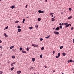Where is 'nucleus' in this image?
Returning a JSON list of instances; mask_svg holds the SVG:
<instances>
[{
  "instance_id": "nucleus-1",
  "label": "nucleus",
  "mask_w": 74,
  "mask_h": 74,
  "mask_svg": "<svg viewBox=\"0 0 74 74\" xmlns=\"http://www.w3.org/2000/svg\"><path fill=\"white\" fill-rule=\"evenodd\" d=\"M69 26H71V24H67L65 26V27H66V28H67V27H69Z\"/></svg>"
},
{
  "instance_id": "nucleus-2",
  "label": "nucleus",
  "mask_w": 74,
  "mask_h": 74,
  "mask_svg": "<svg viewBox=\"0 0 74 74\" xmlns=\"http://www.w3.org/2000/svg\"><path fill=\"white\" fill-rule=\"evenodd\" d=\"M17 73L18 74H21V71H18L17 72Z\"/></svg>"
},
{
  "instance_id": "nucleus-3",
  "label": "nucleus",
  "mask_w": 74,
  "mask_h": 74,
  "mask_svg": "<svg viewBox=\"0 0 74 74\" xmlns=\"http://www.w3.org/2000/svg\"><path fill=\"white\" fill-rule=\"evenodd\" d=\"M10 8H12V9H13V8H14L15 6H11Z\"/></svg>"
},
{
  "instance_id": "nucleus-4",
  "label": "nucleus",
  "mask_w": 74,
  "mask_h": 74,
  "mask_svg": "<svg viewBox=\"0 0 74 74\" xmlns=\"http://www.w3.org/2000/svg\"><path fill=\"white\" fill-rule=\"evenodd\" d=\"M35 27L36 29H37L38 28V25H37V24H36L35 25Z\"/></svg>"
},
{
  "instance_id": "nucleus-5",
  "label": "nucleus",
  "mask_w": 74,
  "mask_h": 74,
  "mask_svg": "<svg viewBox=\"0 0 74 74\" xmlns=\"http://www.w3.org/2000/svg\"><path fill=\"white\" fill-rule=\"evenodd\" d=\"M24 50L23 49L22 51V52L23 53H26V52L23 51Z\"/></svg>"
},
{
  "instance_id": "nucleus-6",
  "label": "nucleus",
  "mask_w": 74,
  "mask_h": 74,
  "mask_svg": "<svg viewBox=\"0 0 74 74\" xmlns=\"http://www.w3.org/2000/svg\"><path fill=\"white\" fill-rule=\"evenodd\" d=\"M4 34L5 37H8V36L7 34H6L5 33Z\"/></svg>"
},
{
  "instance_id": "nucleus-7",
  "label": "nucleus",
  "mask_w": 74,
  "mask_h": 74,
  "mask_svg": "<svg viewBox=\"0 0 74 74\" xmlns=\"http://www.w3.org/2000/svg\"><path fill=\"white\" fill-rule=\"evenodd\" d=\"M35 59L34 58L32 59V60L33 62H34V61H35Z\"/></svg>"
},
{
  "instance_id": "nucleus-8",
  "label": "nucleus",
  "mask_w": 74,
  "mask_h": 74,
  "mask_svg": "<svg viewBox=\"0 0 74 74\" xmlns=\"http://www.w3.org/2000/svg\"><path fill=\"white\" fill-rule=\"evenodd\" d=\"M14 46H11L10 47V49H12V48H14Z\"/></svg>"
},
{
  "instance_id": "nucleus-9",
  "label": "nucleus",
  "mask_w": 74,
  "mask_h": 74,
  "mask_svg": "<svg viewBox=\"0 0 74 74\" xmlns=\"http://www.w3.org/2000/svg\"><path fill=\"white\" fill-rule=\"evenodd\" d=\"M50 37V35H49L48 37H46L45 38L48 39V38H49Z\"/></svg>"
},
{
  "instance_id": "nucleus-10",
  "label": "nucleus",
  "mask_w": 74,
  "mask_h": 74,
  "mask_svg": "<svg viewBox=\"0 0 74 74\" xmlns=\"http://www.w3.org/2000/svg\"><path fill=\"white\" fill-rule=\"evenodd\" d=\"M55 34H57V35L59 34V33L58 32H56L55 33Z\"/></svg>"
},
{
  "instance_id": "nucleus-11",
  "label": "nucleus",
  "mask_w": 74,
  "mask_h": 74,
  "mask_svg": "<svg viewBox=\"0 0 74 74\" xmlns=\"http://www.w3.org/2000/svg\"><path fill=\"white\" fill-rule=\"evenodd\" d=\"M72 18V16H71L68 18V19H71V18Z\"/></svg>"
},
{
  "instance_id": "nucleus-12",
  "label": "nucleus",
  "mask_w": 74,
  "mask_h": 74,
  "mask_svg": "<svg viewBox=\"0 0 74 74\" xmlns=\"http://www.w3.org/2000/svg\"><path fill=\"white\" fill-rule=\"evenodd\" d=\"M60 56V53H58V56L59 57Z\"/></svg>"
},
{
  "instance_id": "nucleus-13",
  "label": "nucleus",
  "mask_w": 74,
  "mask_h": 74,
  "mask_svg": "<svg viewBox=\"0 0 74 74\" xmlns=\"http://www.w3.org/2000/svg\"><path fill=\"white\" fill-rule=\"evenodd\" d=\"M13 69H14V67H12L11 68L10 70L11 71H12Z\"/></svg>"
},
{
  "instance_id": "nucleus-14",
  "label": "nucleus",
  "mask_w": 74,
  "mask_h": 74,
  "mask_svg": "<svg viewBox=\"0 0 74 74\" xmlns=\"http://www.w3.org/2000/svg\"><path fill=\"white\" fill-rule=\"evenodd\" d=\"M68 24V23H64V25H67Z\"/></svg>"
},
{
  "instance_id": "nucleus-15",
  "label": "nucleus",
  "mask_w": 74,
  "mask_h": 74,
  "mask_svg": "<svg viewBox=\"0 0 74 74\" xmlns=\"http://www.w3.org/2000/svg\"><path fill=\"white\" fill-rule=\"evenodd\" d=\"M8 27L7 26V27H6L5 28H4V30H6V29H7Z\"/></svg>"
},
{
  "instance_id": "nucleus-16",
  "label": "nucleus",
  "mask_w": 74,
  "mask_h": 74,
  "mask_svg": "<svg viewBox=\"0 0 74 74\" xmlns=\"http://www.w3.org/2000/svg\"><path fill=\"white\" fill-rule=\"evenodd\" d=\"M63 48V46H62L60 47V49H62Z\"/></svg>"
},
{
  "instance_id": "nucleus-17",
  "label": "nucleus",
  "mask_w": 74,
  "mask_h": 74,
  "mask_svg": "<svg viewBox=\"0 0 74 74\" xmlns=\"http://www.w3.org/2000/svg\"><path fill=\"white\" fill-rule=\"evenodd\" d=\"M59 30V27H58L56 28V30Z\"/></svg>"
},
{
  "instance_id": "nucleus-18",
  "label": "nucleus",
  "mask_w": 74,
  "mask_h": 74,
  "mask_svg": "<svg viewBox=\"0 0 74 74\" xmlns=\"http://www.w3.org/2000/svg\"><path fill=\"white\" fill-rule=\"evenodd\" d=\"M29 29H30V30H32L33 29V27H29Z\"/></svg>"
},
{
  "instance_id": "nucleus-19",
  "label": "nucleus",
  "mask_w": 74,
  "mask_h": 74,
  "mask_svg": "<svg viewBox=\"0 0 74 74\" xmlns=\"http://www.w3.org/2000/svg\"><path fill=\"white\" fill-rule=\"evenodd\" d=\"M59 27L60 29H62V28H63V26H62V25H60V27Z\"/></svg>"
},
{
  "instance_id": "nucleus-20",
  "label": "nucleus",
  "mask_w": 74,
  "mask_h": 74,
  "mask_svg": "<svg viewBox=\"0 0 74 74\" xmlns=\"http://www.w3.org/2000/svg\"><path fill=\"white\" fill-rule=\"evenodd\" d=\"M21 29H18V32H21Z\"/></svg>"
},
{
  "instance_id": "nucleus-21",
  "label": "nucleus",
  "mask_w": 74,
  "mask_h": 74,
  "mask_svg": "<svg viewBox=\"0 0 74 74\" xmlns=\"http://www.w3.org/2000/svg\"><path fill=\"white\" fill-rule=\"evenodd\" d=\"M17 28L18 29H20V28H21V26H17Z\"/></svg>"
},
{
  "instance_id": "nucleus-22",
  "label": "nucleus",
  "mask_w": 74,
  "mask_h": 74,
  "mask_svg": "<svg viewBox=\"0 0 74 74\" xmlns=\"http://www.w3.org/2000/svg\"><path fill=\"white\" fill-rule=\"evenodd\" d=\"M40 56L41 58H42V55L41 54L40 55Z\"/></svg>"
},
{
  "instance_id": "nucleus-23",
  "label": "nucleus",
  "mask_w": 74,
  "mask_h": 74,
  "mask_svg": "<svg viewBox=\"0 0 74 74\" xmlns=\"http://www.w3.org/2000/svg\"><path fill=\"white\" fill-rule=\"evenodd\" d=\"M62 55L63 56H65V55H66V53H62Z\"/></svg>"
},
{
  "instance_id": "nucleus-24",
  "label": "nucleus",
  "mask_w": 74,
  "mask_h": 74,
  "mask_svg": "<svg viewBox=\"0 0 74 74\" xmlns=\"http://www.w3.org/2000/svg\"><path fill=\"white\" fill-rule=\"evenodd\" d=\"M12 58H13V59H14L15 58V56H12Z\"/></svg>"
},
{
  "instance_id": "nucleus-25",
  "label": "nucleus",
  "mask_w": 74,
  "mask_h": 74,
  "mask_svg": "<svg viewBox=\"0 0 74 74\" xmlns=\"http://www.w3.org/2000/svg\"><path fill=\"white\" fill-rule=\"evenodd\" d=\"M53 14H54V13H50V15H53Z\"/></svg>"
},
{
  "instance_id": "nucleus-26",
  "label": "nucleus",
  "mask_w": 74,
  "mask_h": 74,
  "mask_svg": "<svg viewBox=\"0 0 74 74\" xmlns=\"http://www.w3.org/2000/svg\"><path fill=\"white\" fill-rule=\"evenodd\" d=\"M3 71H1L0 72V74H3Z\"/></svg>"
},
{
  "instance_id": "nucleus-27",
  "label": "nucleus",
  "mask_w": 74,
  "mask_h": 74,
  "mask_svg": "<svg viewBox=\"0 0 74 74\" xmlns=\"http://www.w3.org/2000/svg\"><path fill=\"white\" fill-rule=\"evenodd\" d=\"M44 47H42L41 48V50H44Z\"/></svg>"
},
{
  "instance_id": "nucleus-28",
  "label": "nucleus",
  "mask_w": 74,
  "mask_h": 74,
  "mask_svg": "<svg viewBox=\"0 0 74 74\" xmlns=\"http://www.w3.org/2000/svg\"><path fill=\"white\" fill-rule=\"evenodd\" d=\"M38 12L39 13H41V10H39L38 11Z\"/></svg>"
},
{
  "instance_id": "nucleus-29",
  "label": "nucleus",
  "mask_w": 74,
  "mask_h": 74,
  "mask_svg": "<svg viewBox=\"0 0 74 74\" xmlns=\"http://www.w3.org/2000/svg\"><path fill=\"white\" fill-rule=\"evenodd\" d=\"M40 20H41V18H38V21H40Z\"/></svg>"
},
{
  "instance_id": "nucleus-30",
  "label": "nucleus",
  "mask_w": 74,
  "mask_h": 74,
  "mask_svg": "<svg viewBox=\"0 0 74 74\" xmlns=\"http://www.w3.org/2000/svg\"><path fill=\"white\" fill-rule=\"evenodd\" d=\"M69 11H71V10H72L71 9V8H69Z\"/></svg>"
},
{
  "instance_id": "nucleus-31",
  "label": "nucleus",
  "mask_w": 74,
  "mask_h": 74,
  "mask_svg": "<svg viewBox=\"0 0 74 74\" xmlns=\"http://www.w3.org/2000/svg\"><path fill=\"white\" fill-rule=\"evenodd\" d=\"M19 49H20V51H22V47H20Z\"/></svg>"
},
{
  "instance_id": "nucleus-32",
  "label": "nucleus",
  "mask_w": 74,
  "mask_h": 74,
  "mask_svg": "<svg viewBox=\"0 0 74 74\" xmlns=\"http://www.w3.org/2000/svg\"><path fill=\"white\" fill-rule=\"evenodd\" d=\"M51 21H55V19H52H52H51Z\"/></svg>"
},
{
  "instance_id": "nucleus-33",
  "label": "nucleus",
  "mask_w": 74,
  "mask_h": 74,
  "mask_svg": "<svg viewBox=\"0 0 74 74\" xmlns=\"http://www.w3.org/2000/svg\"><path fill=\"white\" fill-rule=\"evenodd\" d=\"M70 62H71V63L73 62V60H72L71 59L70 60Z\"/></svg>"
},
{
  "instance_id": "nucleus-34",
  "label": "nucleus",
  "mask_w": 74,
  "mask_h": 74,
  "mask_svg": "<svg viewBox=\"0 0 74 74\" xmlns=\"http://www.w3.org/2000/svg\"><path fill=\"white\" fill-rule=\"evenodd\" d=\"M26 50H27V51H29V48H27L26 49Z\"/></svg>"
},
{
  "instance_id": "nucleus-35",
  "label": "nucleus",
  "mask_w": 74,
  "mask_h": 74,
  "mask_svg": "<svg viewBox=\"0 0 74 74\" xmlns=\"http://www.w3.org/2000/svg\"><path fill=\"white\" fill-rule=\"evenodd\" d=\"M40 41H42V40H43V39L42 38H40Z\"/></svg>"
},
{
  "instance_id": "nucleus-36",
  "label": "nucleus",
  "mask_w": 74,
  "mask_h": 74,
  "mask_svg": "<svg viewBox=\"0 0 74 74\" xmlns=\"http://www.w3.org/2000/svg\"><path fill=\"white\" fill-rule=\"evenodd\" d=\"M73 29H74V28L73 27H72L71 28V30H73Z\"/></svg>"
},
{
  "instance_id": "nucleus-37",
  "label": "nucleus",
  "mask_w": 74,
  "mask_h": 74,
  "mask_svg": "<svg viewBox=\"0 0 74 74\" xmlns=\"http://www.w3.org/2000/svg\"><path fill=\"white\" fill-rule=\"evenodd\" d=\"M34 47H38V45H35L34 46Z\"/></svg>"
},
{
  "instance_id": "nucleus-38",
  "label": "nucleus",
  "mask_w": 74,
  "mask_h": 74,
  "mask_svg": "<svg viewBox=\"0 0 74 74\" xmlns=\"http://www.w3.org/2000/svg\"><path fill=\"white\" fill-rule=\"evenodd\" d=\"M11 66H14V64H13V63H12L11 64Z\"/></svg>"
},
{
  "instance_id": "nucleus-39",
  "label": "nucleus",
  "mask_w": 74,
  "mask_h": 74,
  "mask_svg": "<svg viewBox=\"0 0 74 74\" xmlns=\"http://www.w3.org/2000/svg\"><path fill=\"white\" fill-rule=\"evenodd\" d=\"M0 48H1V49H3V47L1 46H0Z\"/></svg>"
},
{
  "instance_id": "nucleus-40",
  "label": "nucleus",
  "mask_w": 74,
  "mask_h": 74,
  "mask_svg": "<svg viewBox=\"0 0 74 74\" xmlns=\"http://www.w3.org/2000/svg\"><path fill=\"white\" fill-rule=\"evenodd\" d=\"M70 60H68V62L69 63H70Z\"/></svg>"
},
{
  "instance_id": "nucleus-41",
  "label": "nucleus",
  "mask_w": 74,
  "mask_h": 74,
  "mask_svg": "<svg viewBox=\"0 0 74 74\" xmlns=\"http://www.w3.org/2000/svg\"><path fill=\"white\" fill-rule=\"evenodd\" d=\"M44 11H41V13H44Z\"/></svg>"
},
{
  "instance_id": "nucleus-42",
  "label": "nucleus",
  "mask_w": 74,
  "mask_h": 74,
  "mask_svg": "<svg viewBox=\"0 0 74 74\" xmlns=\"http://www.w3.org/2000/svg\"><path fill=\"white\" fill-rule=\"evenodd\" d=\"M44 67H45V68H47V67L46 66H44Z\"/></svg>"
},
{
  "instance_id": "nucleus-43",
  "label": "nucleus",
  "mask_w": 74,
  "mask_h": 74,
  "mask_svg": "<svg viewBox=\"0 0 74 74\" xmlns=\"http://www.w3.org/2000/svg\"><path fill=\"white\" fill-rule=\"evenodd\" d=\"M59 57L58 56H56V58H59Z\"/></svg>"
},
{
  "instance_id": "nucleus-44",
  "label": "nucleus",
  "mask_w": 74,
  "mask_h": 74,
  "mask_svg": "<svg viewBox=\"0 0 74 74\" xmlns=\"http://www.w3.org/2000/svg\"><path fill=\"white\" fill-rule=\"evenodd\" d=\"M23 21L25 22V19H23Z\"/></svg>"
},
{
  "instance_id": "nucleus-45",
  "label": "nucleus",
  "mask_w": 74,
  "mask_h": 74,
  "mask_svg": "<svg viewBox=\"0 0 74 74\" xmlns=\"http://www.w3.org/2000/svg\"><path fill=\"white\" fill-rule=\"evenodd\" d=\"M32 46H34H34H35V45H34L33 44H32Z\"/></svg>"
},
{
  "instance_id": "nucleus-46",
  "label": "nucleus",
  "mask_w": 74,
  "mask_h": 74,
  "mask_svg": "<svg viewBox=\"0 0 74 74\" xmlns=\"http://www.w3.org/2000/svg\"><path fill=\"white\" fill-rule=\"evenodd\" d=\"M55 17H54V18H52L51 19H55Z\"/></svg>"
},
{
  "instance_id": "nucleus-47",
  "label": "nucleus",
  "mask_w": 74,
  "mask_h": 74,
  "mask_svg": "<svg viewBox=\"0 0 74 74\" xmlns=\"http://www.w3.org/2000/svg\"><path fill=\"white\" fill-rule=\"evenodd\" d=\"M73 43H74V39H73Z\"/></svg>"
},
{
  "instance_id": "nucleus-48",
  "label": "nucleus",
  "mask_w": 74,
  "mask_h": 74,
  "mask_svg": "<svg viewBox=\"0 0 74 74\" xmlns=\"http://www.w3.org/2000/svg\"><path fill=\"white\" fill-rule=\"evenodd\" d=\"M53 53L54 54L55 53V51H53Z\"/></svg>"
},
{
  "instance_id": "nucleus-49",
  "label": "nucleus",
  "mask_w": 74,
  "mask_h": 74,
  "mask_svg": "<svg viewBox=\"0 0 74 74\" xmlns=\"http://www.w3.org/2000/svg\"><path fill=\"white\" fill-rule=\"evenodd\" d=\"M45 2H47V0H45Z\"/></svg>"
},
{
  "instance_id": "nucleus-50",
  "label": "nucleus",
  "mask_w": 74,
  "mask_h": 74,
  "mask_svg": "<svg viewBox=\"0 0 74 74\" xmlns=\"http://www.w3.org/2000/svg\"><path fill=\"white\" fill-rule=\"evenodd\" d=\"M12 63L13 64H15V63H16V62H14Z\"/></svg>"
},
{
  "instance_id": "nucleus-51",
  "label": "nucleus",
  "mask_w": 74,
  "mask_h": 74,
  "mask_svg": "<svg viewBox=\"0 0 74 74\" xmlns=\"http://www.w3.org/2000/svg\"><path fill=\"white\" fill-rule=\"evenodd\" d=\"M2 41H1V40H0V43H1Z\"/></svg>"
},
{
  "instance_id": "nucleus-52",
  "label": "nucleus",
  "mask_w": 74,
  "mask_h": 74,
  "mask_svg": "<svg viewBox=\"0 0 74 74\" xmlns=\"http://www.w3.org/2000/svg\"><path fill=\"white\" fill-rule=\"evenodd\" d=\"M63 24H64L63 23H62V24H61L62 26H63Z\"/></svg>"
},
{
  "instance_id": "nucleus-53",
  "label": "nucleus",
  "mask_w": 74,
  "mask_h": 74,
  "mask_svg": "<svg viewBox=\"0 0 74 74\" xmlns=\"http://www.w3.org/2000/svg\"><path fill=\"white\" fill-rule=\"evenodd\" d=\"M34 68H33V67H31V69H33Z\"/></svg>"
},
{
  "instance_id": "nucleus-54",
  "label": "nucleus",
  "mask_w": 74,
  "mask_h": 74,
  "mask_svg": "<svg viewBox=\"0 0 74 74\" xmlns=\"http://www.w3.org/2000/svg\"><path fill=\"white\" fill-rule=\"evenodd\" d=\"M59 25H61L62 24L61 23H60L59 24Z\"/></svg>"
},
{
  "instance_id": "nucleus-55",
  "label": "nucleus",
  "mask_w": 74,
  "mask_h": 74,
  "mask_svg": "<svg viewBox=\"0 0 74 74\" xmlns=\"http://www.w3.org/2000/svg\"><path fill=\"white\" fill-rule=\"evenodd\" d=\"M26 7V8H27V5H26V7Z\"/></svg>"
},
{
  "instance_id": "nucleus-56",
  "label": "nucleus",
  "mask_w": 74,
  "mask_h": 74,
  "mask_svg": "<svg viewBox=\"0 0 74 74\" xmlns=\"http://www.w3.org/2000/svg\"><path fill=\"white\" fill-rule=\"evenodd\" d=\"M18 22H19V21H17L16 22L17 23H18Z\"/></svg>"
},
{
  "instance_id": "nucleus-57",
  "label": "nucleus",
  "mask_w": 74,
  "mask_h": 74,
  "mask_svg": "<svg viewBox=\"0 0 74 74\" xmlns=\"http://www.w3.org/2000/svg\"><path fill=\"white\" fill-rule=\"evenodd\" d=\"M28 18H29V16L26 17V19H27Z\"/></svg>"
},
{
  "instance_id": "nucleus-58",
  "label": "nucleus",
  "mask_w": 74,
  "mask_h": 74,
  "mask_svg": "<svg viewBox=\"0 0 74 74\" xmlns=\"http://www.w3.org/2000/svg\"><path fill=\"white\" fill-rule=\"evenodd\" d=\"M56 28H53V30H55V29H56Z\"/></svg>"
},
{
  "instance_id": "nucleus-59",
  "label": "nucleus",
  "mask_w": 74,
  "mask_h": 74,
  "mask_svg": "<svg viewBox=\"0 0 74 74\" xmlns=\"http://www.w3.org/2000/svg\"><path fill=\"white\" fill-rule=\"evenodd\" d=\"M52 17H53V15H52L51 16Z\"/></svg>"
},
{
  "instance_id": "nucleus-60",
  "label": "nucleus",
  "mask_w": 74,
  "mask_h": 74,
  "mask_svg": "<svg viewBox=\"0 0 74 74\" xmlns=\"http://www.w3.org/2000/svg\"><path fill=\"white\" fill-rule=\"evenodd\" d=\"M53 72H55V71L53 70Z\"/></svg>"
},
{
  "instance_id": "nucleus-61",
  "label": "nucleus",
  "mask_w": 74,
  "mask_h": 74,
  "mask_svg": "<svg viewBox=\"0 0 74 74\" xmlns=\"http://www.w3.org/2000/svg\"><path fill=\"white\" fill-rule=\"evenodd\" d=\"M8 63H10V62H8Z\"/></svg>"
},
{
  "instance_id": "nucleus-62",
  "label": "nucleus",
  "mask_w": 74,
  "mask_h": 74,
  "mask_svg": "<svg viewBox=\"0 0 74 74\" xmlns=\"http://www.w3.org/2000/svg\"><path fill=\"white\" fill-rule=\"evenodd\" d=\"M34 74H36V73H34Z\"/></svg>"
},
{
  "instance_id": "nucleus-63",
  "label": "nucleus",
  "mask_w": 74,
  "mask_h": 74,
  "mask_svg": "<svg viewBox=\"0 0 74 74\" xmlns=\"http://www.w3.org/2000/svg\"><path fill=\"white\" fill-rule=\"evenodd\" d=\"M24 21H23V22H23V23H24Z\"/></svg>"
},
{
  "instance_id": "nucleus-64",
  "label": "nucleus",
  "mask_w": 74,
  "mask_h": 74,
  "mask_svg": "<svg viewBox=\"0 0 74 74\" xmlns=\"http://www.w3.org/2000/svg\"><path fill=\"white\" fill-rule=\"evenodd\" d=\"M73 62L74 63V60L73 61Z\"/></svg>"
}]
</instances>
